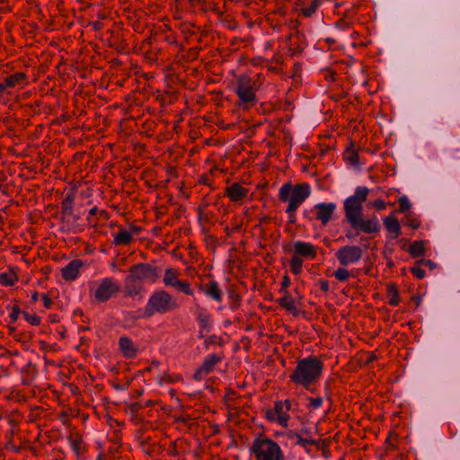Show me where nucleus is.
<instances>
[{"label":"nucleus","mask_w":460,"mask_h":460,"mask_svg":"<svg viewBox=\"0 0 460 460\" xmlns=\"http://www.w3.org/2000/svg\"><path fill=\"white\" fill-rule=\"evenodd\" d=\"M252 449L257 460H284L280 447L270 439H255Z\"/></svg>","instance_id":"423d86ee"},{"label":"nucleus","mask_w":460,"mask_h":460,"mask_svg":"<svg viewBox=\"0 0 460 460\" xmlns=\"http://www.w3.org/2000/svg\"><path fill=\"white\" fill-rule=\"evenodd\" d=\"M419 225L412 226L413 228H418Z\"/></svg>","instance_id":"bf43d9fd"},{"label":"nucleus","mask_w":460,"mask_h":460,"mask_svg":"<svg viewBox=\"0 0 460 460\" xmlns=\"http://www.w3.org/2000/svg\"><path fill=\"white\" fill-rule=\"evenodd\" d=\"M289 284V279L288 276L283 277L282 280V288H287Z\"/></svg>","instance_id":"a18cd8bd"},{"label":"nucleus","mask_w":460,"mask_h":460,"mask_svg":"<svg viewBox=\"0 0 460 460\" xmlns=\"http://www.w3.org/2000/svg\"><path fill=\"white\" fill-rule=\"evenodd\" d=\"M83 262L80 260H74L61 270L62 277L66 280H73L76 278Z\"/></svg>","instance_id":"ddd939ff"},{"label":"nucleus","mask_w":460,"mask_h":460,"mask_svg":"<svg viewBox=\"0 0 460 460\" xmlns=\"http://www.w3.org/2000/svg\"><path fill=\"white\" fill-rule=\"evenodd\" d=\"M275 415H276V413L274 411H267V417L270 420H275Z\"/></svg>","instance_id":"de8ad7c7"},{"label":"nucleus","mask_w":460,"mask_h":460,"mask_svg":"<svg viewBox=\"0 0 460 460\" xmlns=\"http://www.w3.org/2000/svg\"><path fill=\"white\" fill-rule=\"evenodd\" d=\"M344 159L348 161L351 165L358 164V155L356 150L349 147L344 152Z\"/></svg>","instance_id":"b1692460"},{"label":"nucleus","mask_w":460,"mask_h":460,"mask_svg":"<svg viewBox=\"0 0 460 460\" xmlns=\"http://www.w3.org/2000/svg\"><path fill=\"white\" fill-rule=\"evenodd\" d=\"M288 214V217H289V223H295L296 222V216H295V212H287Z\"/></svg>","instance_id":"c03bdc74"},{"label":"nucleus","mask_w":460,"mask_h":460,"mask_svg":"<svg viewBox=\"0 0 460 460\" xmlns=\"http://www.w3.org/2000/svg\"><path fill=\"white\" fill-rule=\"evenodd\" d=\"M20 314V309L17 306L13 307V312L10 314V318L13 322H15L18 318V315Z\"/></svg>","instance_id":"4c0bfd02"},{"label":"nucleus","mask_w":460,"mask_h":460,"mask_svg":"<svg viewBox=\"0 0 460 460\" xmlns=\"http://www.w3.org/2000/svg\"><path fill=\"white\" fill-rule=\"evenodd\" d=\"M317 6H318L317 1L313 0L311 2L310 5L308 7L302 8L301 12L305 16L309 17L315 12Z\"/></svg>","instance_id":"c756f323"},{"label":"nucleus","mask_w":460,"mask_h":460,"mask_svg":"<svg viewBox=\"0 0 460 460\" xmlns=\"http://www.w3.org/2000/svg\"><path fill=\"white\" fill-rule=\"evenodd\" d=\"M309 401L310 406H312L314 409L320 407L323 403V399L321 397L310 398Z\"/></svg>","instance_id":"c9c22d12"},{"label":"nucleus","mask_w":460,"mask_h":460,"mask_svg":"<svg viewBox=\"0 0 460 460\" xmlns=\"http://www.w3.org/2000/svg\"><path fill=\"white\" fill-rule=\"evenodd\" d=\"M376 358V356L375 355H372L369 359L367 360V362H370L372 360H374Z\"/></svg>","instance_id":"4d7b16f0"},{"label":"nucleus","mask_w":460,"mask_h":460,"mask_svg":"<svg viewBox=\"0 0 460 460\" xmlns=\"http://www.w3.org/2000/svg\"><path fill=\"white\" fill-rule=\"evenodd\" d=\"M295 253L305 256L314 258L316 255L315 249L313 244L304 242H296L294 245Z\"/></svg>","instance_id":"4468645a"},{"label":"nucleus","mask_w":460,"mask_h":460,"mask_svg":"<svg viewBox=\"0 0 460 460\" xmlns=\"http://www.w3.org/2000/svg\"><path fill=\"white\" fill-rule=\"evenodd\" d=\"M38 297H39L38 293H37V292H34V293L32 294V296H31V300H32L33 302H36V301L38 300Z\"/></svg>","instance_id":"09e8293b"},{"label":"nucleus","mask_w":460,"mask_h":460,"mask_svg":"<svg viewBox=\"0 0 460 460\" xmlns=\"http://www.w3.org/2000/svg\"><path fill=\"white\" fill-rule=\"evenodd\" d=\"M164 283L166 286L174 288L177 291L186 295H192V290L188 282L181 281L178 279V272L173 269H166L164 277Z\"/></svg>","instance_id":"1a4fd4ad"},{"label":"nucleus","mask_w":460,"mask_h":460,"mask_svg":"<svg viewBox=\"0 0 460 460\" xmlns=\"http://www.w3.org/2000/svg\"><path fill=\"white\" fill-rule=\"evenodd\" d=\"M221 360L220 357L217 355H210L208 358H207L204 362L202 363L200 368L201 371L205 372V375H208L212 371L215 365L218 363Z\"/></svg>","instance_id":"6ab92c4d"},{"label":"nucleus","mask_w":460,"mask_h":460,"mask_svg":"<svg viewBox=\"0 0 460 460\" xmlns=\"http://www.w3.org/2000/svg\"><path fill=\"white\" fill-rule=\"evenodd\" d=\"M322 363L316 358H305L298 361L294 373L290 376L292 381L307 387L321 375Z\"/></svg>","instance_id":"7ed1b4c3"},{"label":"nucleus","mask_w":460,"mask_h":460,"mask_svg":"<svg viewBox=\"0 0 460 460\" xmlns=\"http://www.w3.org/2000/svg\"><path fill=\"white\" fill-rule=\"evenodd\" d=\"M23 315L25 317V319L31 324L33 325H39L40 321V318L35 315V314H29L27 313H23Z\"/></svg>","instance_id":"72a5a7b5"},{"label":"nucleus","mask_w":460,"mask_h":460,"mask_svg":"<svg viewBox=\"0 0 460 460\" xmlns=\"http://www.w3.org/2000/svg\"><path fill=\"white\" fill-rule=\"evenodd\" d=\"M388 296L390 297V304L392 305H396L399 303V296L397 293V289L394 285H390L387 288Z\"/></svg>","instance_id":"a878e982"},{"label":"nucleus","mask_w":460,"mask_h":460,"mask_svg":"<svg viewBox=\"0 0 460 460\" xmlns=\"http://www.w3.org/2000/svg\"><path fill=\"white\" fill-rule=\"evenodd\" d=\"M199 320L201 327L200 337H204V331L208 328L209 316L207 314H199Z\"/></svg>","instance_id":"7c9ffc66"},{"label":"nucleus","mask_w":460,"mask_h":460,"mask_svg":"<svg viewBox=\"0 0 460 460\" xmlns=\"http://www.w3.org/2000/svg\"><path fill=\"white\" fill-rule=\"evenodd\" d=\"M97 211H98L97 208H92V209L90 210L89 214H90L91 216H94V215H96Z\"/></svg>","instance_id":"603ef678"},{"label":"nucleus","mask_w":460,"mask_h":460,"mask_svg":"<svg viewBox=\"0 0 460 460\" xmlns=\"http://www.w3.org/2000/svg\"><path fill=\"white\" fill-rule=\"evenodd\" d=\"M336 257L341 265L347 266L360 260L362 250L358 246H344L337 251Z\"/></svg>","instance_id":"6e6552de"},{"label":"nucleus","mask_w":460,"mask_h":460,"mask_svg":"<svg viewBox=\"0 0 460 460\" xmlns=\"http://www.w3.org/2000/svg\"><path fill=\"white\" fill-rule=\"evenodd\" d=\"M203 375H205V372L204 371H201V368L199 367L194 374L193 377L196 379V380H201L202 379V376Z\"/></svg>","instance_id":"ea45409f"},{"label":"nucleus","mask_w":460,"mask_h":460,"mask_svg":"<svg viewBox=\"0 0 460 460\" xmlns=\"http://www.w3.org/2000/svg\"><path fill=\"white\" fill-rule=\"evenodd\" d=\"M3 85H4L5 88L7 87H13V84H12V82H10V80L8 79V77H6L4 79V83L2 84Z\"/></svg>","instance_id":"49530a36"},{"label":"nucleus","mask_w":460,"mask_h":460,"mask_svg":"<svg viewBox=\"0 0 460 460\" xmlns=\"http://www.w3.org/2000/svg\"><path fill=\"white\" fill-rule=\"evenodd\" d=\"M420 262H422L425 265L429 266L430 269H433L436 266V264L433 261H431L430 260H422V261H417V264H419Z\"/></svg>","instance_id":"a19ab883"},{"label":"nucleus","mask_w":460,"mask_h":460,"mask_svg":"<svg viewBox=\"0 0 460 460\" xmlns=\"http://www.w3.org/2000/svg\"><path fill=\"white\" fill-rule=\"evenodd\" d=\"M6 88L4 87V85H3L2 84H0V94L5 90Z\"/></svg>","instance_id":"5fc2aeb1"},{"label":"nucleus","mask_w":460,"mask_h":460,"mask_svg":"<svg viewBox=\"0 0 460 460\" xmlns=\"http://www.w3.org/2000/svg\"><path fill=\"white\" fill-rule=\"evenodd\" d=\"M157 278L156 268L146 263L133 265L125 279L124 292L126 296L134 297L141 293L144 281L155 282Z\"/></svg>","instance_id":"f257e3e1"},{"label":"nucleus","mask_w":460,"mask_h":460,"mask_svg":"<svg viewBox=\"0 0 460 460\" xmlns=\"http://www.w3.org/2000/svg\"><path fill=\"white\" fill-rule=\"evenodd\" d=\"M212 342H213V341H212V338H211V337H210L209 339H208V340H206V341H205V344H206V346H207V347H208L210 343H212Z\"/></svg>","instance_id":"864d4df0"},{"label":"nucleus","mask_w":460,"mask_h":460,"mask_svg":"<svg viewBox=\"0 0 460 460\" xmlns=\"http://www.w3.org/2000/svg\"><path fill=\"white\" fill-rule=\"evenodd\" d=\"M204 292L211 296L216 301H221L222 300V292L220 288H218V285L216 281L212 280L209 281L207 285L204 287Z\"/></svg>","instance_id":"a211bd4d"},{"label":"nucleus","mask_w":460,"mask_h":460,"mask_svg":"<svg viewBox=\"0 0 460 460\" xmlns=\"http://www.w3.org/2000/svg\"><path fill=\"white\" fill-rule=\"evenodd\" d=\"M119 291V287L110 279H104L94 292V298L98 302H106Z\"/></svg>","instance_id":"9d476101"},{"label":"nucleus","mask_w":460,"mask_h":460,"mask_svg":"<svg viewBox=\"0 0 460 460\" xmlns=\"http://www.w3.org/2000/svg\"><path fill=\"white\" fill-rule=\"evenodd\" d=\"M302 263H303V260L296 254H295L292 257L291 261H290V267H291L292 271L295 274H299L301 272Z\"/></svg>","instance_id":"393cba45"},{"label":"nucleus","mask_w":460,"mask_h":460,"mask_svg":"<svg viewBox=\"0 0 460 460\" xmlns=\"http://www.w3.org/2000/svg\"><path fill=\"white\" fill-rule=\"evenodd\" d=\"M25 78V75L23 73H16L8 77L10 82H12L13 86L14 87L19 82L22 81Z\"/></svg>","instance_id":"473e14b6"},{"label":"nucleus","mask_w":460,"mask_h":460,"mask_svg":"<svg viewBox=\"0 0 460 460\" xmlns=\"http://www.w3.org/2000/svg\"><path fill=\"white\" fill-rule=\"evenodd\" d=\"M62 218L63 220L66 218V217L72 216L73 215V204L69 201L63 200L62 202Z\"/></svg>","instance_id":"c85d7f7f"},{"label":"nucleus","mask_w":460,"mask_h":460,"mask_svg":"<svg viewBox=\"0 0 460 460\" xmlns=\"http://www.w3.org/2000/svg\"><path fill=\"white\" fill-rule=\"evenodd\" d=\"M320 285H321V289L324 292L328 291L329 289V284L327 281L325 280H323L320 282Z\"/></svg>","instance_id":"37998d69"},{"label":"nucleus","mask_w":460,"mask_h":460,"mask_svg":"<svg viewBox=\"0 0 460 460\" xmlns=\"http://www.w3.org/2000/svg\"><path fill=\"white\" fill-rule=\"evenodd\" d=\"M284 404L282 402H277L274 407V412L277 415V419L279 424L285 425L288 421V415L283 411Z\"/></svg>","instance_id":"412c9836"},{"label":"nucleus","mask_w":460,"mask_h":460,"mask_svg":"<svg viewBox=\"0 0 460 460\" xmlns=\"http://www.w3.org/2000/svg\"><path fill=\"white\" fill-rule=\"evenodd\" d=\"M132 236L130 233L125 229L120 230L114 237L116 244H128L131 242Z\"/></svg>","instance_id":"4be33fe9"},{"label":"nucleus","mask_w":460,"mask_h":460,"mask_svg":"<svg viewBox=\"0 0 460 460\" xmlns=\"http://www.w3.org/2000/svg\"><path fill=\"white\" fill-rule=\"evenodd\" d=\"M384 224L388 232L394 234V238H397L401 234V226L399 221L394 216L385 217Z\"/></svg>","instance_id":"f3484780"},{"label":"nucleus","mask_w":460,"mask_h":460,"mask_svg":"<svg viewBox=\"0 0 460 460\" xmlns=\"http://www.w3.org/2000/svg\"><path fill=\"white\" fill-rule=\"evenodd\" d=\"M254 82L247 75L237 78L236 93L243 103H251L255 100Z\"/></svg>","instance_id":"0eeeda50"},{"label":"nucleus","mask_w":460,"mask_h":460,"mask_svg":"<svg viewBox=\"0 0 460 460\" xmlns=\"http://www.w3.org/2000/svg\"><path fill=\"white\" fill-rule=\"evenodd\" d=\"M368 193V188L358 187L354 195L345 199V217L349 224H356V219L362 216L363 202L367 200Z\"/></svg>","instance_id":"39448f33"},{"label":"nucleus","mask_w":460,"mask_h":460,"mask_svg":"<svg viewBox=\"0 0 460 460\" xmlns=\"http://www.w3.org/2000/svg\"><path fill=\"white\" fill-rule=\"evenodd\" d=\"M411 271L420 279L425 277V271L417 264L411 269Z\"/></svg>","instance_id":"f704fd0d"},{"label":"nucleus","mask_w":460,"mask_h":460,"mask_svg":"<svg viewBox=\"0 0 460 460\" xmlns=\"http://www.w3.org/2000/svg\"><path fill=\"white\" fill-rule=\"evenodd\" d=\"M42 299L46 307H49L51 305L52 300L47 295H43Z\"/></svg>","instance_id":"79ce46f5"},{"label":"nucleus","mask_w":460,"mask_h":460,"mask_svg":"<svg viewBox=\"0 0 460 460\" xmlns=\"http://www.w3.org/2000/svg\"><path fill=\"white\" fill-rule=\"evenodd\" d=\"M311 188L307 183H300L292 186L290 183L284 184L279 193V200L288 201L286 212H296L297 208L309 197Z\"/></svg>","instance_id":"f03ea898"},{"label":"nucleus","mask_w":460,"mask_h":460,"mask_svg":"<svg viewBox=\"0 0 460 460\" xmlns=\"http://www.w3.org/2000/svg\"><path fill=\"white\" fill-rule=\"evenodd\" d=\"M399 212H405L406 210H408L411 207V204H410V201L409 199H407V197L405 196H402L399 199Z\"/></svg>","instance_id":"2f4dec72"},{"label":"nucleus","mask_w":460,"mask_h":460,"mask_svg":"<svg viewBox=\"0 0 460 460\" xmlns=\"http://www.w3.org/2000/svg\"><path fill=\"white\" fill-rule=\"evenodd\" d=\"M16 279V277L14 274H7V273H2L0 274V282L1 284L6 285V286H12Z\"/></svg>","instance_id":"bb28decb"},{"label":"nucleus","mask_w":460,"mask_h":460,"mask_svg":"<svg viewBox=\"0 0 460 460\" xmlns=\"http://www.w3.org/2000/svg\"><path fill=\"white\" fill-rule=\"evenodd\" d=\"M353 228H358L366 234L376 233L380 229L378 220L374 217L368 220H364L362 216L356 219V224H349Z\"/></svg>","instance_id":"f8f14e48"},{"label":"nucleus","mask_w":460,"mask_h":460,"mask_svg":"<svg viewBox=\"0 0 460 460\" xmlns=\"http://www.w3.org/2000/svg\"><path fill=\"white\" fill-rule=\"evenodd\" d=\"M296 438H297V444H301L303 446H305L306 444H314V441H313V440L302 438L299 436H296Z\"/></svg>","instance_id":"58836bf2"},{"label":"nucleus","mask_w":460,"mask_h":460,"mask_svg":"<svg viewBox=\"0 0 460 460\" xmlns=\"http://www.w3.org/2000/svg\"><path fill=\"white\" fill-rule=\"evenodd\" d=\"M285 404H286V408H287V410H289V408H290V402L287 400V401L285 402Z\"/></svg>","instance_id":"6e6d98bb"},{"label":"nucleus","mask_w":460,"mask_h":460,"mask_svg":"<svg viewBox=\"0 0 460 460\" xmlns=\"http://www.w3.org/2000/svg\"><path fill=\"white\" fill-rule=\"evenodd\" d=\"M371 205L376 209H384L385 208V203L382 199H376Z\"/></svg>","instance_id":"e433bc0d"},{"label":"nucleus","mask_w":460,"mask_h":460,"mask_svg":"<svg viewBox=\"0 0 460 460\" xmlns=\"http://www.w3.org/2000/svg\"><path fill=\"white\" fill-rule=\"evenodd\" d=\"M73 199H74L73 195H67V197L64 200L69 201L70 203L73 204Z\"/></svg>","instance_id":"8fccbe9b"},{"label":"nucleus","mask_w":460,"mask_h":460,"mask_svg":"<svg viewBox=\"0 0 460 460\" xmlns=\"http://www.w3.org/2000/svg\"><path fill=\"white\" fill-rule=\"evenodd\" d=\"M281 306L285 307L288 311L291 312L294 315L298 313L297 308L295 306L294 299L290 296H285L279 299Z\"/></svg>","instance_id":"aec40b11"},{"label":"nucleus","mask_w":460,"mask_h":460,"mask_svg":"<svg viewBox=\"0 0 460 460\" xmlns=\"http://www.w3.org/2000/svg\"><path fill=\"white\" fill-rule=\"evenodd\" d=\"M178 307V304L172 296L164 290L155 292L145 307L144 314L151 317L155 314H166Z\"/></svg>","instance_id":"20e7f679"},{"label":"nucleus","mask_w":460,"mask_h":460,"mask_svg":"<svg viewBox=\"0 0 460 460\" xmlns=\"http://www.w3.org/2000/svg\"><path fill=\"white\" fill-rule=\"evenodd\" d=\"M425 252L424 243L422 241H415L411 244L409 252L412 257H419Z\"/></svg>","instance_id":"5701e85b"},{"label":"nucleus","mask_w":460,"mask_h":460,"mask_svg":"<svg viewBox=\"0 0 460 460\" xmlns=\"http://www.w3.org/2000/svg\"><path fill=\"white\" fill-rule=\"evenodd\" d=\"M247 190L239 185L234 183L227 188V194L233 201H238L246 196Z\"/></svg>","instance_id":"dca6fc26"},{"label":"nucleus","mask_w":460,"mask_h":460,"mask_svg":"<svg viewBox=\"0 0 460 460\" xmlns=\"http://www.w3.org/2000/svg\"><path fill=\"white\" fill-rule=\"evenodd\" d=\"M336 208L333 203H319L314 206L315 217L325 226L331 219Z\"/></svg>","instance_id":"9b49d317"},{"label":"nucleus","mask_w":460,"mask_h":460,"mask_svg":"<svg viewBox=\"0 0 460 460\" xmlns=\"http://www.w3.org/2000/svg\"><path fill=\"white\" fill-rule=\"evenodd\" d=\"M335 278L340 281H345L349 277V272L345 268H339L337 270L334 271Z\"/></svg>","instance_id":"cd10ccee"},{"label":"nucleus","mask_w":460,"mask_h":460,"mask_svg":"<svg viewBox=\"0 0 460 460\" xmlns=\"http://www.w3.org/2000/svg\"><path fill=\"white\" fill-rule=\"evenodd\" d=\"M119 348L124 356L127 358H134L137 354V349L133 342L127 337H121L119 339Z\"/></svg>","instance_id":"2eb2a0df"},{"label":"nucleus","mask_w":460,"mask_h":460,"mask_svg":"<svg viewBox=\"0 0 460 460\" xmlns=\"http://www.w3.org/2000/svg\"><path fill=\"white\" fill-rule=\"evenodd\" d=\"M73 447H74V450H75L76 453H78V451H79V446H78V444H77L75 441H74V442H73Z\"/></svg>","instance_id":"3c124183"},{"label":"nucleus","mask_w":460,"mask_h":460,"mask_svg":"<svg viewBox=\"0 0 460 460\" xmlns=\"http://www.w3.org/2000/svg\"><path fill=\"white\" fill-rule=\"evenodd\" d=\"M414 299L416 300L417 305H420V297H416V298H414Z\"/></svg>","instance_id":"13d9d810"}]
</instances>
